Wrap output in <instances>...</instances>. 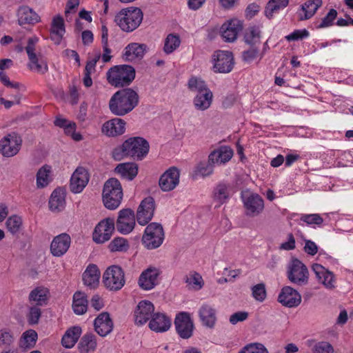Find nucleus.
<instances>
[{"label": "nucleus", "instance_id": "obj_1", "mask_svg": "<svg viewBox=\"0 0 353 353\" xmlns=\"http://www.w3.org/2000/svg\"><path fill=\"white\" fill-rule=\"evenodd\" d=\"M139 103V95L131 88L117 91L109 101L110 112L117 116H124L130 112Z\"/></svg>", "mask_w": 353, "mask_h": 353}, {"label": "nucleus", "instance_id": "obj_2", "mask_svg": "<svg viewBox=\"0 0 353 353\" xmlns=\"http://www.w3.org/2000/svg\"><path fill=\"white\" fill-rule=\"evenodd\" d=\"M143 19L142 10L137 7L123 8L115 17V22L125 32L136 30Z\"/></svg>", "mask_w": 353, "mask_h": 353}, {"label": "nucleus", "instance_id": "obj_3", "mask_svg": "<svg viewBox=\"0 0 353 353\" xmlns=\"http://www.w3.org/2000/svg\"><path fill=\"white\" fill-rule=\"evenodd\" d=\"M135 69L129 65H118L110 68L107 72L108 83L115 87L129 85L135 78Z\"/></svg>", "mask_w": 353, "mask_h": 353}, {"label": "nucleus", "instance_id": "obj_4", "mask_svg": "<svg viewBox=\"0 0 353 353\" xmlns=\"http://www.w3.org/2000/svg\"><path fill=\"white\" fill-rule=\"evenodd\" d=\"M123 189L120 181L115 178L109 179L103 189V202L109 210H115L121 204L123 199Z\"/></svg>", "mask_w": 353, "mask_h": 353}, {"label": "nucleus", "instance_id": "obj_5", "mask_svg": "<svg viewBox=\"0 0 353 353\" xmlns=\"http://www.w3.org/2000/svg\"><path fill=\"white\" fill-rule=\"evenodd\" d=\"M164 239L165 234L162 225L154 222L146 226L141 242L148 250H154L162 245Z\"/></svg>", "mask_w": 353, "mask_h": 353}, {"label": "nucleus", "instance_id": "obj_6", "mask_svg": "<svg viewBox=\"0 0 353 353\" xmlns=\"http://www.w3.org/2000/svg\"><path fill=\"white\" fill-rule=\"evenodd\" d=\"M287 277L291 283L303 285L308 282L309 272L306 265L299 259H292L288 267Z\"/></svg>", "mask_w": 353, "mask_h": 353}, {"label": "nucleus", "instance_id": "obj_7", "mask_svg": "<svg viewBox=\"0 0 353 353\" xmlns=\"http://www.w3.org/2000/svg\"><path fill=\"white\" fill-rule=\"evenodd\" d=\"M124 272L121 267L112 265L107 268L103 275V283L110 290H119L125 284Z\"/></svg>", "mask_w": 353, "mask_h": 353}, {"label": "nucleus", "instance_id": "obj_8", "mask_svg": "<svg viewBox=\"0 0 353 353\" xmlns=\"http://www.w3.org/2000/svg\"><path fill=\"white\" fill-rule=\"evenodd\" d=\"M127 155L141 160L149 152L148 142L141 137H132L124 141Z\"/></svg>", "mask_w": 353, "mask_h": 353}, {"label": "nucleus", "instance_id": "obj_9", "mask_svg": "<svg viewBox=\"0 0 353 353\" xmlns=\"http://www.w3.org/2000/svg\"><path fill=\"white\" fill-rule=\"evenodd\" d=\"M213 68L215 72L229 73L234 67L233 54L227 50H217L213 54Z\"/></svg>", "mask_w": 353, "mask_h": 353}, {"label": "nucleus", "instance_id": "obj_10", "mask_svg": "<svg viewBox=\"0 0 353 353\" xmlns=\"http://www.w3.org/2000/svg\"><path fill=\"white\" fill-rule=\"evenodd\" d=\"M115 229L114 219L106 218L100 221L94 228L92 239L97 243H103L110 239Z\"/></svg>", "mask_w": 353, "mask_h": 353}, {"label": "nucleus", "instance_id": "obj_11", "mask_svg": "<svg viewBox=\"0 0 353 353\" xmlns=\"http://www.w3.org/2000/svg\"><path fill=\"white\" fill-rule=\"evenodd\" d=\"M136 220V214L132 209L121 210L116 223L117 231L123 234H130L134 228Z\"/></svg>", "mask_w": 353, "mask_h": 353}, {"label": "nucleus", "instance_id": "obj_12", "mask_svg": "<svg viewBox=\"0 0 353 353\" xmlns=\"http://www.w3.org/2000/svg\"><path fill=\"white\" fill-rule=\"evenodd\" d=\"M245 214L248 216L254 217L259 216L264 210L263 199L257 193L252 192L242 197Z\"/></svg>", "mask_w": 353, "mask_h": 353}, {"label": "nucleus", "instance_id": "obj_13", "mask_svg": "<svg viewBox=\"0 0 353 353\" xmlns=\"http://www.w3.org/2000/svg\"><path fill=\"white\" fill-rule=\"evenodd\" d=\"M155 210V201L152 196L143 199L137 210L136 219L141 225H147L152 219Z\"/></svg>", "mask_w": 353, "mask_h": 353}, {"label": "nucleus", "instance_id": "obj_14", "mask_svg": "<svg viewBox=\"0 0 353 353\" xmlns=\"http://www.w3.org/2000/svg\"><path fill=\"white\" fill-rule=\"evenodd\" d=\"M174 325L176 333L181 338L188 339L192 336L194 324L188 312L179 313L174 319Z\"/></svg>", "mask_w": 353, "mask_h": 353}, {"label": "nucleus", "instance_id": "obj_15", "mask_svg": "<svg viewBox=\"0 0 353 353\" xmlns=\"http://www.w3.org/2000/svg\"><path fill=\"white\" fill-rule=\"evenodd\" d=\"M21 138L15 133L4 137L0 142V150L4 157H11L16 155L21 148Z\"/></svg>", "mask_w": 353, "mask_h": 353}, {"label": "nucleus", "instance_id": "obj_16", "mask_svg": "<svg viewBox=\"0 0 353 353\" xmlns=\"http://www.w3.org/2000/svg\"><path fill=\"white\" fill-rule=\"evenodd\" d=\"M154 310V305L150 301H140L134 312L135 324L142 325L147 323L152 317Z\"/></svg>", "mask_w": 353, "mask_h": 353}, {"label": "nucleus", "instance_id": "obj_17", "mask_svg": "<svg viewBox=\"0 0 353 353\" xmlns=\"http://www.w3.org/2000/svg\"><path fill=\"white\" fill-rule=\"evenodd\" d=\"M70 244V236L67 233H61L53 238L50 248V253L54 256L61 257L68 252Z\"/></svg>", "mask_w": 353, "mask_h": 353}, {"label": "nucleus", "instance_id": "obj_18", "mask_svg": "<svg viewBox=\"0 0 353 353\" xmlns=\"http://www.w3.org/2000/svg\"><path fill=\"white\" fill-rule=\"evenodd\" d=\"M180 172L176 167H171L160 177L159 184L164 192L174 190L179 183Z\"/></svg>", "mask_w": 353, "mask_h": 353}, {"label": "nucleus", "instance_id": "obj_19", "mask_svg": "<svg viewBox=\"0 0 353 353\" xmlns=\"http://www.w3.org/2000/svg\"><path fill=\"white\" fill-rule=\"evenodd\" d=\"M88 181V172L84 168L78 167L70 178V188L71 192L74 194L81 192Z\"/></svg>", "mask_w": 353, "mask_h": 353}, {"label": "nucleus", "instance_id": "obj_20", "mask_svg": "<svg viewBox=\"0 0 353 353\" xmlns=\"http://www.w3.org/2000/svg\"><path fill=\"white\" fill-rule=\"evenodd\" d=\"M278 301L283 306L295 307L301 302V294L290 286H284L278 296Z\"/></svg>", "mask_w": 353, "mask_h": 353}, {"label": "nucleus", "instance_id": "obj_21", "mask_svg": "<svg viewBox=\"0 0 353 353\" xmlns=\"http://www.w3.org/2000/svg\"><path fill=\"white\" fill-rule=\"evenodd\" d=\"M241 29V22L236 19H232L221 26L220 32L225 41L232 42L236 39L238 33Z\"/></svg>", "mask_w": 353, "mask_h": 353}, {"label": "nucleus", "instance_id": "obj_22", "mask_svg": "<svg viewBox=\"0 0 353 353\" xmlns=\"http://www.w3.org/2000/svg\"><path fill=\"white\" fill-rule=\"evenodd\" d=\"M233 154L234 152L230 146L221 145L210 153L209 162L218 165H223L232 158Z\"/></svg>", "mask_w": 353, "mask_h": 353}, {"label": "nucleus", "instance_id": "obj_23", "mask_svg": "<svg viewBox=\"0 0 353 353\" xmlns=\"http://www.w3.org/2000/svg\"><path fill=\"white\" fill-rule=\"evenodd\" d=\"M125 130V122L120 118H114L105 122L102 132L108 137H117L123 134Z\"/></svg>", "mask_w": 353, "mask_h": 353}, {"label": "nucleus", "instance_id": "obj_24", "mask_svg": "<svg viewBox=\"0 0 353 353\" xmlns=\"http://www.w3.org/2000/svg\"><path fill=\"white\" fill-rule=\"evenodd\" d=\"M65 33V27L63 18L58 14L53 17L50 30V38L56 45H59Z\"/></svg>", "mask_w": 353, "mask_h": 353}, {"label": "nucleus", "instance_id": "obj_25", "mask_svg": "<svg viewBox=\"0 0 353 353\" xmlns=\"http://www.w3.org/2000/svg\"><path fill=\"white\" fill-rule=\"evenodd\" d=\"M199 316L203 325L213 328L216 322V310L211 305L203 303L199 309Z\"/></svg>", "mask_w": 353, "mask_h": 353}, {"label": "nucleus", "instance_id": "obj_26", "mask_svg": "<svg viewBox=\"0 0 353 353\" xmlns=\"http://www.w3.org/2000/svg\"><path fill=\"white\" fill-rule=\"evenodd\" d=\"M159 270L156 268H148L140 275L139 285L145 290L152 289L157 284Z\"/></svg>", "mask_w": 353, "mask_h": 353}, {"label": "nucleus", "instance_id": "obj_27", "mask_svg": "<svg viewBox=\"0 0 353 353\" xmlns=\"http://www.w3.org/2000/svg\"><path fill=\"white\" fill-rule=\"evenodd\" d=\"M171 326V319L163 313H154L149 322V327L156 332L168 331Z\"/></svg>", "mask_w": 353, "mask_h": 353}, {"label": "nucleus", "instance_id": "obj_28", "mask_svg": "<svg viewBox=\"0 0 353 353\" xmlns=\"http://www.w3.org/2000/svg\"><path fill=\"white\" fill-rule=\"evenodd\" d=\"M94 326L98 334L105 336L112 330L113 322L108 312H102L95 319Z\"/></svg>", "mask_w": 353, "mask_h": 353}, {"label": "nucleus", "instance_id": "obj_29", "mask_svg": "<svg viewBox=\"0 0 353 353\" xmlns=\"http://www.w3.org/2000/svg\"><path fill=\"white\" fill-rule=\"evenodd\" d=\"M312 270L316 274L319 281L325 288L329 289L334 288V275L332 272L318 263L313 264Z\"/></svg>", "mask_w": 353, "mask_h": 353}, {"label": "nucleus", "instance_id": "obj_30", "mask_svg": "<svg viewBox=\"0 0 353 353\" xmlns=\"http://www.w3.org/2000/svg\"><path fill=\"white\" fill-rule=\"evenodd\" d=\"M322 0H308L305 1L297 11L299 20L305 21L312 18L322 6Z\"/></svg>", "mask_w": 353, "mask_h": 353}, {"label": "nucleus", "instance_id": "obj_31", "mask_svg": "<svg viewBox=\"0 0 353 353\" xmlns=\"http://www.w3.org/2000/svg\"><path fill=\"white\" fill-rule=\"evenodd\" d=\"M146 46L138 43H129L124 49L123 59L125 61H133L142 59L145 54Z\"/></svg>", "mask_w": 353, "mask_h": 353}, {"label": "nucleus", "instance_id": "obj_32", "mask_svg": "<svg viewBox=\"0 0 353 353\" xmlns=\"http://www.w3.org/2000/svg\"><path fill=\"white\" fill-rule=\"evenodd\" d=\"M100 271L97 265L90 264L83 273L84 285L90 288H95L99 283Z\"/></svg>", "mask_w": 353, "mask_h": 353}, {"label": "nucleus", "instance_id": "obj_33", "mask_svg": "<svg viewBox=\"0 0 353 353\" xmlns=\"http://www.w3.org/2000/svg\"><path fill=\"white\" fill-rule=\"evenodd\" d=\"M19 25L35 24L40 21V17L28 6H21L17 12Z\"/></svg>", "mask_w": 353, "mask_h": 353}, {"label": "nucleus", "instance_id": "obj_34", "mask_svg": "<svg viewBox=\"0 0 353 353\" xmlns=\"http://www.w3.org/2000/svg\"><path fill=\"white\" fill-rule=\"evenodd\" d=\"M65 192L63 189L59 188L55 189L49 200V208L52 212L63 210L65 205Z\"/></svg>", "mask_w": 353, "mask_h": 353}, {"label": "nucleus", "instance_id": "obj_35", "mask_svg": "<svg viewBox=\"0 0 353 353\" xmlns=\"http://www.w3.org/2000/svg\"><path fill=\"white\" fill-rule=\"evenodd\" d=\"M49 297L48 288L39 286L32 290L29 294V301L32 305L37 306L46 305Z\"/></svg>", "mask_w": 353, "mask_h": 353}, {"label": "nucleus", "instance_id": "obj_36", "mask_svg": "<svg viewBox=\"0 0 353 353\" xmlns=\"http://www.w3.org/2000/svg\"><path fill=\"white\" fill-rule=\"evenodd\" d=\"M81 334V328L79 326H73L69 328L61 339V343L65 348H72L78 341Z\"/></svg>", "mask_w": 353, "mask_h": 353}, {"label": "nucleus", "instance_id": "obj_37", "mask_svg": "<svg viewBox=\"0 0 353 353\" xmlns=\"http://www.w3.org/2000/svg\"><path fill=\"white\" fill-rule=\"evenodd\" d=\"M115 172L122 178L132 181L138 174V166L135 163H119L115 168Z\"/></svg>", "mask_w": 353, "mask_h": 353}, {"label": "nucleus", "instance_id": "obj_38", "mask_svg": "<svg viewBox=\"0 0 353 353\" xmlns=\"http://www.w3.org/2000/svg\"><path fill=\"white\" fill-rule=\"evenodd\" d=\"M28 68L33 72L43 74L48 71V65L45 57L40 53L35 54L33 58H28Z\"/></svg>", "mask_w": 353, "mask_h": 353}, {"label": "nucleus", "instance_id": "obj_39", "mask_svg": "<svg viewBox=\"0 0 353 353\" xmlns=\"http://www.w3.org/2000/svg\"><path fill=\"white\" fill-rule=\"evenodd\" d=\"M213 94L212 91L208 92L197 93L193 99V104L195 109L204 111L208 110L212 103Z\"/></svg>", "mask_w": 353, "mask_h": 353}, {"label": "nucleus", "instance_id": "obj_40", "mask_svg": "<svg viewBox=\"0 0 353 353\" xmlns=\"http://www.w3.org/2000/svg\"><path fill=\"white\" fill-rule=\"evenodd\" d=\"M88 300L85 293L76 292L73 295L72 310L77 315H82L87 312Z\"/></svg>", "mask_w": 353, "mask_h": 353}, {"label": "nucleus", "instance_id": "obj_41", "mask_svg": "<svg viewBox=\"0 0 353 353\" xmlns=\"http://www.w3.org/2000/svg\"><path fill=\"white\" fill-rule=\"evenodd\" d=\"M80 353H90L97 347L96 337L92 334H86L81 338L79 345Z\"/></svg>", "mask_w": 353, "mask_h": 353}, {"label": "nucleus", "instance_id": "obj_42", "mask_svg": "<svg viewBox=\"0 0 353 353\" xmlns=\"http://www.w3.org/2000/svg\"><path fill=\"white\" fill-rule=\"evenodd\" d=\"M288 3L289 0H270L265 8V15L268 19H271L275 13L286 8Z\"/></svg>", "mask_w": 353, "mask_h": 353}, {"label": "nucleus", "instance_id": "obj_43", "mask_svg": "<svg viewBox=\"0 0 353 353\" xmlns=\"http://www.w3.org/2000/svg\"><path fill=\"white\" fill-rule=\"evenodd\" d=\"M337 14L338 12L335 9H330L321 21L319 20L314 22L315 28L319 30L332 26L334 24Z\"/></svg>", "mask_w": 353, "mask_h": 353}, {"label": "nucleus", "instance_id": "obj_44", "mask_svg": "<svg viewBox=\"0 0 353 353\" xmlns=\"http://www.w3.org/2000/svg\"><path fill=\"white\" fill-rule=\"evenodd\" d=\"M51 167L43 165L40 168L37 174V185L38 188H44L47 186L51 181L50 177Z\"/></svg>", "mask_w": 353, "mask_h": 353}, {"label": "nucleus", "instance_id": "obj_45", "mask_svg": "<svg viewBox=\"0 0 353 353\" xmlns=\"http://www.w3.org/2000/svg\"><path fill=\"white\" fill-rule=\"evenodd\" d=\"M181 44V39L177 34H169L164 41L163 50L166 54L173 52Z\"/></svg>", "mask_w": 353, "mask_h": 353}, {"label": "nucleus", "instance_id": "obj_46", "mask_svg": "<svg viewBox=\"0 0 353 353\" xmlns=\"http://www.w3.org/2000/svg\"><path fill=\"white\" fill-rule=\"evenodd\" d=\"M188 88L192 92H195L197 93H203L208 92V91H211L206 83L202 80L201 78L192 77L188 81Z\"/></svg>", "mask_w": 353, "mask_h": 353}, {"label": "nucleus", "instance_id": "obj_47", "mask_svg": "<svg viewBox=\"0 0 353 353\" xmlns=\"http://www.w3.org/2000/svg\"><path fill=\"white\" fill-rule=\"evenodd\" d=\"M300 221L313 228L315 225L320 227L323 223V219L319 214H301Z\"/></svg>", "mask_w": 353, "mask_h": 353}, {"label": "nucleus", "instance_id": "obj_48", "mask_svg": "<svg viewBox=\"0 0 353 353\" xmlns=\"http://www.w3.org/2000/svg\"><path fill=\"white\" fill-rule=\"evenodd\" d=\"M261 32L256 26L250 27L245 34V41L250 46H254L259 41Z\"/></svg>", "mask_w": 353, "mask_h": 353}, {"label": "nucleus", "instance_id": "obj_49", "mask_svg": "<svg viewBox=\"0 0 353 353\" xmlns=\"http://www.w3.org/2000/svg\"><path fill=\"white\" fill-rule=\"evenodd\" d=\"M185 282L189 288L196 290L201 289L203 285L201 276L196 272L189 274L186 278Z\"/></svg>", "mask_w": 353, "mask_h": 353}, {"label": "nucleus", "instance_id": "obj_50", "mask_svg": "<svg viewBox=\"0 0 353 353\" xmlns=\"http://www.w3.org/2000/svg\"><path fill=\"white\" fill-rule=\"evenodd\" d=\"M21 225L22 219L17 215L10 216L6 221L7 229L13 234L19 232Z\"/></svg>", "mask_w": 353, "mask_h": 353}, {"label": "nucleus", "instance_id": "obj_51", "mask_svg": "<svg viewBox=\"0 0 353 353\" xmlns=\"http://www.w3.org/2000/svg\"><path fill=\"white\" fill-rule=\"evenodd\" d=\"M239 353H269V352L262 343H252L244 346Z\"/></svg>", "mask_w": 353, "mask_h": 353}, {"label": "nucleus", "instance_id": "obj_52", "mask_svg": "<svg viewBox=\"0 0 353 353\" xmlns=\"http://www.w3.org/2000/svg\"><path fill=\"white\" fill-rule=\"evenodd\" d=\"M109 247L112 252L125 251L128 250L129 245L128 241L124 238L117 237L111 241Z\"/></svg>", "mask_w": 353, "mask_h": 353}, {"label": "nucleus", "instance_id": "obj_53", "mask_svg": "<svg viewBox=\"0 0 353 353\" xmlns=\"http://www.w3.org/2000/svg\"><path fill=\"white\" fill-rule=\"evenodd\" d=\"M229 197L228 187L225 184H219L214 191V199L223 203Z\"/></svg>", "mask_w": 353, "mask_h": 353}, {"label": "nucleus", "instance_id": "obj_54", "mask_svg": "<svg viewBox=\"0 0 353 353\" xmlns=\"http://www.w3.org/2000/svg\"><path fill=\"white\" fill-rule=\"evenodd\" d=\"M22 339L21 343H24L26 347H32L36 343L37 333L33 330H27L23 334Z\"/></svg>", "mask_w": 353, "mask_h": 353}, {"label": "nucleus", "instance_id": "obj_55", "mask_svg": "<svg viewBox=\"0 0 353 353\" xmlns=\"http://www.w3.org/2000/svg\"><path fill=\"white\" fill-rule=\"evenodd\" d=\"M14 343V337L10 332L6 330L0 331V345H5L6 348H14L12 345Z\"/></svg>", "mask_w": 353, "mask_h": 353}, {"label": "nucleus", "instance_id": "obj_56", "mask_svg": "<svg viewBox=\"0 0 353 353\" xmlns=\"http://www.w3.org/2000/svg\"><path fill=\"white\" fill-rule=\"evenodd\" d=\"M253 297L259 301H263L266 297V290L263 283L255 285L252 288Z\"/></svg>", "mask_w": 353, "mask_h": 353}, {"label": "nucleus", "instance_id": "obj_57", "mask_svg": "<svg viewBox=\"0 0 353 353\" xmlns=\"http://www.w3.org/2000/svg\"><path fill=\"white\" fill-rule=\"evenodd\" d=\"M39 38L37 36H34L28 38L27 41V46L25 47L26 52L28 58H33L36 54V45L39 42Z\"/></svg>", "mask_w": 353, "mask_h": 353}, {"label": "nucleus", "instance_id": "obj_58", "mask_svg": "<svg viewBox=\"0 0 353 353\" xmlns=\"http://www.w3.org/2000/svg\"><path fill=\"white\" fill-rule=\"evenodd\" d=\"M313 352L314 353H333L334 348L330 343L321 341L314 345Z\"/></svg>", "mask_w": 353, "mask_h": 353}, {"label": "nucleus", "instance_id": "obj_59", "mask_svg": "<svg viewBox=\"0 0 353 353\" xmlns=\"http://www.w3.org/2000/svg\"><path fill=\"white\" fill-rule=\"evenodd\" d=\"M310 35L309 32L306 29L295 30L290 34L285 37V39L288 41H298L307 38Z\"/></svg>", "mask_w": 353, "mask_h": 353}, {"label": "nucleus", "instance_id": "obj_60", "mask_svg": "<svg viewBox=\"0 0 353 353\" xmlns=\"http://www.w3.org/2000/svg\"><path fill=\"white\" fill-rule=\"evenodd\" d=\"M40 306L33 305L30 308V312L28 314V322L30 324H37L41 315V311L39 308Z\"/></svg>", "mask_w": 353, "mask_h": 353}, {"label": "nucleus", "instance_id": "obj_61", "mask_svg": "<svg viewBox=\"0 0 353 353\" xmlns=\"http://www.w3.org/2000/svg\"><path fill=\"white\" fill-rule=\"evenodd\" d=\"M214 163L212 162L201 163L198 165V172L202 176H209L214 172Z\"/></svg>", "mask_w": 353, "mask_h": 353}, {"label": "nucleus", "instance_id": "obj_62", "mask_svg": "<svg viewBox=\"0 0 353 353\" xmlns=\"http://www.w3.org/2000/svg\"><path fill=\"white\" fill-rule=\"evenodd\" d=\"M287 239L288 241L286 242H283L279 245V250L289 251L295 249L296 241L294 235L292 233H289Z\"/></svg>", "mask_w": 353, "mask_h": 353}, {"label": "nucleus", "instance_id": "obj_63", "mask_svg": "<svg viewBox=\"0 0 353 353\" xmlns=\"http://www.w3.org/2000/svg\"><path fill=\"white\" fill-rule=\"evenodd\" d=\"M13 101L6 100L3 98H0V103L3 104L6 109L10 108L14 103L19 104L21 101V94L19 90H16L15 93L12 95Z\"/></svg>", "mask_w": 353, "mask_h": 353}, {"label": "nucleus", "instance_id": "obj_64", "mask_svg": "<svg viewBox=\"0 0 353 353\" xmlns=\"http://www.w3.org/2000/svg\"><path fill=\"white\" fill-rule=\"evenodd\" d=\"M248 317V313L247 312H237L230 316V323L232 325H235L239 322L246 320Z\"/></svg>", "mask_w": 353, "mask_h": 353}]
</instances>
